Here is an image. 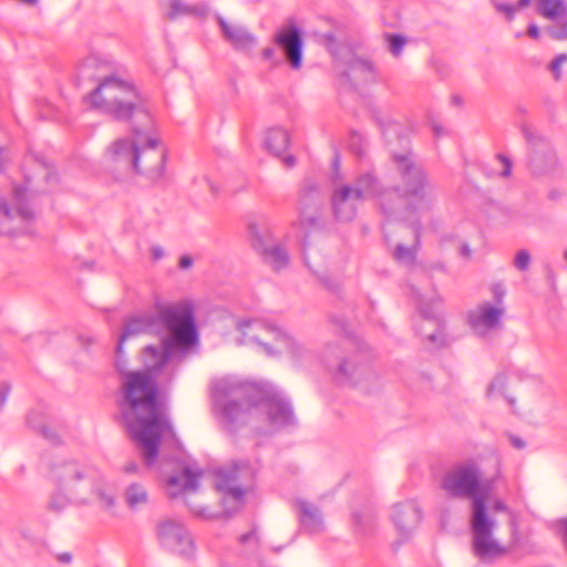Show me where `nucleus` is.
<instances>
[{
  "label": "nucleus",
  "mask_w": 567,
  "mask_h": 567,
  "mask_svg": "<svg viewBox=\"0 0 567 567\" xmlns=\"http://www.w3.org/2000/svg\"><path fill=\"white\" fill-rule=\"evenodd\" d=\"M503 315V308L483 302L468 311L467 322L475 334L484 337L489 331L501 326Z\"/></svg>",
  "instance_id": "nucleus-17"
},
{
  "label": "nucleus",
  "mask_w": 567,
  "mask_h": 567,
  "mask_svg": "<svg viewBox=\"0 0 567 567\" xmlns=\"http://www.w3.org/2000/svg\"><path fill=\"white\" fill-rule=\"evenodd\" d=\"M193 265V259L189 256H183L179 259V268L186 269Z\"/></svg>",
  "instance_id": "nucleus-48"
},
{
  "label": "nucleus",
  "mask_w": 567,
  "mask_h": 567,
  "mask_svg": "<svg viewBox=\"0 0 567 567\" xmlns=\"http://www.w3.org/2000/svg\"><path fill=\"white\" fill-rule=\"evenodd\" d=\"M200 475V472H193L189 468H184L179 474L173 475L168 478L167 487L172 497H176L179 494L186 495L185 502L192 512L197 516L206 517L207 509L200 505L193 504L190 501V494L196 492Z\"/></svg>",
  "instance_id": "nucleus-16"
},
{
  "label": "nucleus",
  "mask_w": 567,
  "mask_h": 567,
  "mask_svg": "<svg viewBox=\"0 0 567 567\" xmlns=\"http://www.w3.org/2000/svg\"><path fill=\"white\" fill-rule=\"evenodd\" d=\"M255 468L247 462H234L216 472L215 486L225 495L224 503L234 502V509L243 505L247 491L255 481Z\"/></svg>",
  "instance_id": "nucleus-11"
},
{
  "label": "nucleus",
  "mask_w": 567,
  "mask_h": 567,
  "mask_svg": "<svg viewBox=\"0 0 567 567\" xmlns=\"http://www.w3.org/2000/svg\"><path fill=\"white\" fill-rule=\"evenodd\" d=\"M567 62V54L560 53L558 54L549 64V70L553 73L555 80H560L561 78V71L560 68L564 63Z\"/></svg>",
  "instance_id": "nucleus-37"
},
{
  "label": "nucleus",
  "mask_w": 567,
  "mask_h": 567,
  "mask_svg": "<svg viewBox=\"0 0 567 567\" xmlns=\"http://www.w3.org/2000/svg\"><path fill=\"white\" fill-rule=\"evenodd\" d=\"M423 324H426V321H423ZM425 330H426V329H425V327H424V326H421V327H420V333H421V334H424V333L426 332Z\"/></svg>",
  "instance_id": "nucleus-60"
},
{
  "label": "nucleus",
  "mask_w": 567,
  "mask_h": 567,
  "mask_svg": "<svg viewBox=\"0 0 567 567\" xmlns=\"http://www.w3.org/2000/svg\"><path fill=\"white\" fill-rule=\"evenodd\" d=\"M421 518V509L414 502L398 504L393 508L392 519L402 536L412 534L417 528Z\"/></svg>",
  "instance_id": "nucleus-20"
},
{
  "label": "nucleus",
  "mask_w": 567,
  "mask_h": 567,
  "mask_svg": "<svg viewBox=\"0 0 567 567\" xmlns=\"http://www.w3.org/2000/svg\"><path fill=\"white\" fill-rule=\"evenodd\" d=\"M557 164L554 150L545 142H538L533 146L529 157V168L534 175H544L551 172Z\"/></svg>",
  "instance_id": "nucleus-21"
},
{
  "label": "nucleus",
  "mask_w": 567,
  "mask_h": 567,
  "mask_svg": "<svg viewBox=\"0 0 567 567\" xmlns=\"http://www.w3.org/2000/svg\"><path fill=\"white\" fill-rule=\"evenodd\" d=\"M530 262V255L527 250L522 249L517 252L514 265L518 270H526Z\"/></svg>",
  "instance_id": "nucleus-38"
},
{
  "label": "nucleus",
  "mask_w": 567,
  "mask_h": 567,
  "mask_svg": "<svg viewBox=\"0 0 567 567\" xmlns=\"http://www.w3.org/2000/svg\"><path fill=\"white\" fill-rule=\"evenodd\" d=\"M350 72L351 73L362 72L365 74V78L368 79L372 75L373 71H372V65L369 62L362 61V60H357L351 64Z\"/></svg>",
  "instance_id": "nucleus-39"
},
{
  "label": "nucleus",
  "mask_w": 567,
  "mask_h": 567,
  "mask_svg": "<svg viewBox=\"0 0 567 567\" xmlns=\"http://www.w3.org/2000/svg\"><path fill=\"white\" fill-rule=\"evenodd\" d=\"M223 37L236 49H249L255 44V37L241 25L227 22L223 17H217Z\"/></svg>",
  "instance_id": "nucleus-24"
},
{
  "label": "nucleus",
  "mask_w": 567,
  "mask_h": 567,
  "mask_svg": "<svg viewBox=\"0 0 567 567\" xmlns=\"http://www.w3.org/2000/svg\"><path fill=\"white\" fill-rule=\"evenodd\" d=\"M275 55V49L274 48H265L262 50V58L266 60H271Z\"/></svg>",
  "instance_id": "nucleus-51"
},
{
  "label": "nucleus",
  "mask_w": 567,
  "mask_h": 567,
  "mask_svg": "<svg viewBox=\"0 0 567 567\" xmlns=\"http://www.w3.org/2000/svg\"><path fill=\"white\" fill-rule=\"evenodd\" d=\"M324 360L329 361V353H324Z\"/></svg>",
  "instance_id": "nucleus-63"
},
{
  "label": "nucleus",
  "mask_w": 567,
  "mask_h": 567,
  "mask_svg": "<svg viewBox=\"0 0 567 567\" xmlns=\"http://www.w3.org/2000/svg\"><path fill=\"white\" fill-rule=\"evenodd\" d=\"M264 143L269 153L281 156L288 150L290 137L286 130L274 127L267 131Z\"/></svg>",
  "instance_id": "nucleus-26"
},
{
  "label": "nucleus",
  "mask_w": 567,
  "mask_h": 567,
  "mask_svg": "<svg viewBox=\"0 0 567 567\" xmlns=\"http://www.w3.org/2000/svg\"><path fill=\"white\" fill-rule=\"evenodd\" d=\"M156 534L159 544L184 557H190L194 553V540L185 526L175 519H163L157 524Z\"/></svg>",
  "instance_id": "nucleus-13"
},
{
  "label": "nucleus",
  "mask_w": 567,
  "mask_h": 567,
  "mask_svg": "<svg viewBox=\"0 0 567 567\" xmlns=\"http://www.w3.org/2000/svg\"><path fill=\"white\" fill-rule=\"evenodd\" d=\"M45 477L59 492L85 496L93 492V471L74 458L53 456L47 461Z\"/></svg>",
  "instance_id": "nucleus-8"
},
{
  "label": "nucleus",
  "mask_w": 567,
  "mask_h": 567,
  "mask_svg": "<svg viewBox=\"0 0 567 567\" xmlns=\"http://www.w3.org/2000/svg\"><path fill=\"white\" fill-rule=\"evenodd\" d=\"M495 295L498 296L499 298L503 296V292L501 291H495Z\"/></svg>",
  "instance_id": "nucleus-62"
},
{
  "label": "nucleus",
  "mask_w": 567,
  "mask_h": 567,
  "mask_svg": "<svg viewBox=\"0 0 567 567\" xmlns=\"http://www.w3.org/2000/svg\"><path fill=\"white\" fill-rule=\"evenodd\" d=\"M284 163L287 167H292L296 163V159L293 156L288 155V156L284 157Z\"/></svg>",
  "instance_id": "nucleus-53"
},
{
  "label": "nucleus",
  "mask_w": 567,
  "mask_h": 567,
  "mask_svg": "<svg viewBox=\"0 0 567 567\" xmlns=\"http://www.w3.org/2000/svg\"><path fill=\"white\" fill-rule=\"evenodd\" d=\"M546 32L554 40H557V41L567 40V13L565 17H560L559 20L555 24L548 27L546 29Z\"/></svg>",
  "instance_id": "nucleus-32"
},
{
  "label": "nucleus",
  "mask_w": 567,
  "mask_h": 567,
  "mask_svg": "<svg viewBox=\"0 0 567 567\" xmlns=\"http://www.w3.org/2000/svg\"><path fill=\"white\" fill-rule=\"evenodd\" d=\"M417 303L421 313L425 319L435 317V311L442 306V299L440 297L425 298L424 296H417Z\"/></svg>",
  "instance_id": "nucleus-30"
},
{
  "label": "nucleus",
  "mask_w": 567,
  "mask_h": 567,
  "mask_svg": "<svg viewBox=\"0 0 567 567\" xmlns=\"http://www.w3.org/2000/svg\"><path fill=\"white\" fill-rule=\"evenodd\" d=\"M61 494L52 495L48 502V508L52 512L59 513L64 509L70 503L71 498H76L80 502H85V496H71L70 494L60 492Z\"/></svg>",
  "instance_id": "nucleus-31"
},
{
  "label": "nucleus",
  "mask_w": 567,
  "mask_h": 567,
  "mask_svg": "<svg viewBox=\"0 0 567 567\" xmlns=\"http://www.w3.org/2000/svg\"><path fill=\"white\" fill-rule=\"evenodd\" d=\"M430 213H419L415 209L410 207H405L402 213V218L414 233V246L409 248L403 245H396L392 252V257L401 264L411 265L415 261L416 250L420 246V238L422 234V218L425 217Z\"/></svg>",
  "instance_id": "nucleus-18"
},
{
  "label": "nucleus",
  "mask_w": 567,
  "mask_h": 567,
  "mask_svg": "<svg viewBox=\"0 0 567 567\" xmlns=\"http://www.w3.org/2000/svg\"><path fill=\"white\" fill-rule=\"evenodd\" d=\"M537 12L545 19L558 20L567 13L565 0H537Z\"/></svg>",
  "instance_id": "nucleus-27"
},
{
  "label": "nucleus",
  "mask_w": 567,
  "mask_h": 567,
  "mask_svg": "<svg viewBox=\"0 0 567 567\" xmlns=\"http://www.w3.org/2000/svg\"><path fill=\"white\" fill-rule=\"evenodd\" d=\"M27 422L32 425L33 427H38L39 431L42 433V435L51 443L55 444L59 442V436L58 434L50 427H48L47 425H37L33 421V413H29L28 417H27Z\"/></svg>",
  "instance_id": "nucleus-35"
},
{
  "label": "nucleus",
  "mask_w": 567,
  "mask_h": 567,
  "mask_svg": "<svg viewBox=\"0 0 567 567\" xmlns=\"http://www.w3.org/2000/svg\"><path fill=\"white\" fill-rule=\"evenodd\" d=\"M365 371L367 365L362 360V354L355 353L338 362L336 378L342 382L357 384Z\"/></svg>",
  "instance_id": "nucleus-22"
},
{
  "label": "nucleus",
  "mask_w": 567,
  "mask_h": 567,
  "mask_svg": "<svg viewBox=\"0 0 567 567\" xmlns=\"http://www.w3.org/2000/svg\"><path fill=\"white\" fill-rule=\"evenodd\" d=\"M493 509L496 511V512H506L507 511V506L505 505V503L503 501L496 499L493 503Z\"/></svg>",
  "instance_id": "nucleus-49"
},
{
  "label": "nucleus",
  "mask_w": 567,
  "mask_h": 567,
  "mask_svg": "<svg viewBox=\"0 0 567 567\" xmlns=\"http://www.w3.org/2000/svg\"><path fill=\"white\" fill-rule=\"evenodd\" d=\"M495 295L498 296L499 298L503 296V292L501 291H495Z\"/></svg>",
  "instance_id": "nucleus-61"
},
{
  "label": "nucleus",
  "mask_w": 567,
  "mask_h": 567,
  "mask_svg": "<svg viewBox=\"0 0 567 567\" xmlns=\"http://www.w3.org/2000/svg\"><path fill=\"white\" fill-rule=\"evenodd\" d=\"M120 417L147 466L154 464L162 436L172 431L157 400L156 378L148 372H127L122 379Z\"/></svg>",
  "instance_id": "nucleus-1"
},
{
  "label": "nucleus",
  "mask_w": 567,
  "mask_h": 567,
  "mask_svg": "<svg viewBox=\"0 0 567 567\" xmlns=\"http://www.w3.org/2000/svg\"><path fill=\"white\" fill-rule=\"evenodd\" d=\"M504 384V381H503V378L502 377H497L491 384H489V388H488V393H492L497 386H502Z\"/></svg>",
  "instance_id": "nucleus-50"
},
{
  "label": "nucleus",
  "mask_w": 567,
  "mask_h": 567,
  "mask_svg": "<svg viewBox=\"0 0 567 567\" xmlns=\"http://www.w3.org/2000/svg\"><path fill=\"white\" fill-rule=\"evenodd\" d=\"M210 394L227 422L252 425L264 434L290 425L295 420L290 404L272 389H257L220 378L213 381Z\"/></svg>",
  "instance_id": "nucleus-2"
},
{
  "label": "nucleus",
  "mask_w": 567,
  "mask_h": 567,
  "mask_svg": "<svg viewBox=\"0 0 567 567\" xmlns=\"http://www.w3.org/2000/svg\"><path fill=\"white\" fill-rule=\"evenodd\" d=\"M163 249L161 247H153L152 255L154 259H161L163 257Z\"/></svg>",
  "instance_id": "nucleus-52"
},
{
  "label": "nucleus",
  "mask_w": 567,
  "mask_h": 567,
  "mask_svg": "<svg viewBox=\"0 0 567 567\" xmlns=\"http://www.w3.org/2000/svg\"><path fill=\"white\" fill-rule=\"evenodd\" d=\"M254 248L261 255L264 261L276 271L288 265V254L279 245L265 246L261 241H258L254 243Z\"/></svg>",
  "instance_id": "nucleus-25"
},
{
  "label": "nucleus",
  "mask_w": 567,
  "mask_h": 567,
  "mask_svg": "<svg viewBox=\"0 0 567 567\" xmlns=\"http://www.w3.org/2000/svg\"><path fill=\"white\" fill-rule=\"evenodd\" d=\"M462 255L465 257H470L471 255L470 248L466 245L462 247Z\"/></svg>",
  "instance_id": "nucleus-56"
},
{
  "label": "nucleus",
  "mask_w": 567,
  "mask_h": 567,
  "mask_svg": "<svg viewBox=\"0 0 567 567\" xmlns=\"http://www.w3.org/2000/svg\"><path fill=\"white\" fill-rule=\"evenodd\" d=\"M430 324H433V322L431 320H429ZM435 326V329L433 331H430V332H425L423 336V339L429 341V343L433 347H441L443 346V333L441 331V329H439L436 322L434 323Z\"/></svg>",
  "instance_id": "nucleus-36"
},
{
  "label": "nucleus",
  "mask_w": 567,
  "mask_h": 567,
  "mask_svg": "<svg viewBox=\"0 0 567 567\" xmlns=\"http://www.w3.org/2000/svg\"><path fill=\"white\" fill-rule=\"evenodd\" d=\"M91 104L117 120L131 121L132 126H147L151 115L137 104L135 87L116 76H105L99 86L87 96Z\"/></svg>",
  "instance_id": "nucleus-5"
},
{
  "label": "nucleus",
  "mask_w": 567,
  "mask_h": 567,
  "mask_svg": "<svg viewBox=\"0 0 567 567\" xmlns=\"http://www.w3.org/2000/svg\"><path fill=\"white\" fill-rule=\"evenodd\" d=\"M71 558H72V556L68 553L59 556V560L62 563H70Z\"/></svg>",
  "instance_id": "nucleus-55"
},
{
  "label": "nucleus",
  "mask_w": 567,
  "mask_h": 567,
  "mask_svg": "<svg viewBox=\"0 0 567 567\" xmlns=\"http://www.w3.org/2000/svg\"><path fill=\"white\" fill-rule=\"evenodd\" d=\"M296 508L301 527L311 534L320 533L323 530L324 524L320 509L306 501H297Z\"/></svg>",
  "instance_id": "nucleus-23"
},
{
  "label": "nucleus",
  "mask_w": 567,
  "mask_h": 567,
  "mask_svg": "<svg viewBox=\"0 0 567 567\" xmlns=\"http://www.w3.org/2000/svg\"><path fill=\"white\" fill-rule=\"evenodd\" d=\"M237 328L241 333L243 343H257L269 355L287 351L297 357L300 351L299 344L290 336L261 319L243 320L238 322Z\"/></svg>",
  "instance_id": "nucleus-10"
},
{
  "label": "nucleus",
  "mask_w": 567,
  "mask_h": 567,
  "mask_svg": "<svg viewBox=\"0 0 567 567\" xmlns=\"http://www.w3.org/2000/svg\"><path fill=\"white\" fill-rule=\"evenodd\" d=\"M361 203L347 184L337 187L331 196L333 215L337 220L343 223L351 221L357 216L358 206Z\"/></svg>",
  "instance_id": "nucleus-19"
},
{
  "label": "nucleus",
  "mask_w": 567,
  "mask_h": 567,
  "mask_svg": "<svg viewBox=\"0 0 567 567\" xmlns=\"http://www.w3.org/2000/svg\"><path fill=\"white\" fill-rule=\"evenodd\" d=\"M125 501L128 507L136 508L147 503V493L140 484H131L125 491Z\"/></svg>",
  "instance_id": "nucleus-29"
},
{
  "label": "nucleus",
  "mask_w": 567,
  "mask_h": 567,
  "mask_svg": "<svg viewBox=\"0 0 567 567\" xmlns=\"http://www.w3.org/2000/svg\"><path fill=\"white\" fill-rule=\"evenodd\" d=\"M109 66V62L102 61L96 55L89 56L87 59H85L83 64L84 69H107Z\"/></svg>",
  "instance_id": "nucleus-40"
},
{
  "label": "nucleus",
  "mask_w": 567,
  "mask_h": 567,
  "mask_svg": "<svg viewBox=\"0 0 567 567\" xmlns=\"http://www.w3.org/2000/svg\"><path fill=\"white\" fill-rule=\"evenodd\" d=\"M384 39L392 55L399 56L406 43V39L400 34L385 33Z\"/></svg>",
  "instance_id": "nucleus-33"
},
{
  "label": "nucleus",
  "mask_w": 567,
  "mask_h": 567,
  "mask_svg": "<svg viewBox=\"0 0 567 567\" xmlns=\"http://www.w3.org/2000/svg\"><path fill=\"white\" fill-rule=\"evenodd\" d=\"M530 3V0H518V6L520 8L527 7Z\"/></svg>",
  "instance_id": "nucleus-57"
},
{
  "label": "nucleus",
  "mask_w": 567,
  "mask_h": 567,
  "mask_svg": "<svg viewBox=\"0 0 567 567\" xmlns=\"http://www.w3.org/2000/svg\"><path fill=\"white\" fill-rule=\"evenodd\" d=\"M494 8L505 14L507 20H513L514 14L516 12V8L513 4L502 3L496 0H493Z\"/></svg>",
  "instance_id": "nucleus-41"
},
{
  "label": "nucleus",
  "mask_w": 567,
  "mask_h": 567,
  "mask_svg": "<svg viewBox=\"0 0 567 567\" xmlns=\"http://www.w3.org/2000/svg\"><path fill=\"white\" fill-rule=\"evenodd\" d=\"M101 501L103 502V506L107 509L112 508L114 505V498L110 495L104 494L103 492H99Z\"/></svg>",
  "instance_id": "nucleus-44"
},
{
  "label": "nucleus",
  "mask_w": 567,
  "mask_h": 567,
  "mask_svg": "<svg viewBox=\"0 0 567 567\" xmlns=\"http://www.w3.org/2000/svg\"><path fill=\"white\" fill-rule=\"evenodd\" d=\"M274 42L284 52L286 60L293 70L302 64V38L299 28L293 23L281 27L274 35Z\"/></svg>",
  "instance_id": "nucleus-15"
},
{
  "label": "nucleus",
  "mask_w": 567,
  "mask_h": 567,
  "mask_svg": "<svg viewBox=\"0 0 567 567\" xmlns=\"http://www.w3.org/2000/svg\"><path fill=\"white\" fill-rule=\"evenodd\" d=\"M496 159L502 165L501 176L508 177L512 174V162L509 158L504 156L503 154H498L496 156Z\"/></svg>",
  "instance_id": "nucleus-42"
},
{
  "label": "nucleus",
  "mask_w": 567,
  "mask_h": 567,
  "mask_svg": "<svg viewBox=\"0 0 567 567\" xmlns=\"http://www.w3.org/2000/svg\"><path fill=\"white\" fill-rule=\"evenodd\" d=\"M355 140H358V141L360 140V136H359V135H357V134H354V135L352 136V143H351V148H352V150L354 148Z\"/></svg>",
  "instance_id": "nucleus-59"
},
{
  "label": "nucleus",
  "mask_w": 567,
  "mask_h": 567,
  "mask_svg": "<svg viewBox=\"0 0 567 567\" xmlns=\"http://www.w3.org/2000/svg\"><path fill=\"white\" fill-rule=\"evenodd\" d=\"M473 532V550L481 559H492L503 556L507 548L498 544L492 536L494 522L487 517L486 507L476 503L471 520Z\"/></svg>",
  "instance_id": "nucleus-12"
},
{
  "label": "nucleus",
  "mask_w": 567,
  "mask_h": 567,
  "mask_svg": "<svg viewBox=\"0 0 567 567\" xmlns=\"http://www.w3.org/2000/svg\"><path fill=\"white\" fill-rule=\"evenodd\" d=\"M152 122L143 127L132 126L131 138H118L109 148L111 158L123 163L135 173L156 181L162 177L165 166V150L159 140L150 134Z\"/></svg>",
  "instance_id": "nucleus-4"
},
{
  "label": "nucleus",
  "mask_w": 567,
  "mask_h": 567,
  "mask_svg": "<svg viewBox=\"0 0 567 567\" xmlns=\"http://www.w3.org/2000/svg\"><path fill=\"white\" fill-rule=\"evenodd\" d=\"M20 1L25 3V4L33 6V4L37 3L38 0H20Z\"/></svg>",
  "instance_id": "nucleus-58"
},
{
  "label": "nucleus",
  "mask_w": 567,
  "mask_h": 567,
  "mask_svg": "<svg viewBox=\"0 0 567 567\" xmlns=\"http://www.w3.org/2000/svg\"><path fill=\"white\" fill-rule=\"evenodd\" d=\"M123 471L126 474H133L138 471V465L135 462H130L123 466Z\"/></svg>",
  "instance_id": "nucleus-47"
},
{
  "label": "nucleus",
  "mask_w": 567,
  "mask_h": 567,
  "mask_svg": "<svg viewBox=\"0 0 567 567\" xmlns=\"http://www.w3.org/2000/svg\"><path fill=\"white\" fill-rule=\"evenodd\" d=\"M239 542L241 544L252 543L254 545H257L258 544V536H257L255 530H251V532H249L247 534L241 535L240 538H239Z\"/></svg>",
  "instance_id": "nucleus-43"
},
{
  "label": "nucleus",
  "mask_w": 567,
  "mask_h": 567,
  "mask_svg": "<svg viewBox=\"0 0 567 567\" xmlns=\"http://www.w3.org/2000/svg\"><path fill=\"white\" fill-rule=\"evenodd\" d=\"M539 29L536 24H529V27L527 28V35L533 38V39H538L539 38Z\"/></svg>",
  "instance_id": "nucleus-46"
},
{
  "label": "nucleus",
  "mask_w": 567,
  "mask_h": 567,
  "mask_svg": "<svg viewBox=\"0 0 567 567\" xmlns=\"http://www.w3.org/2000/svg\"><path fill=\"white\" fill-rule=\"evenodd\" d=\"M161 342L156 346H147L141 352V361L145 367L144 372L153 373L166 365L175 349L185 350L193 347L197 341V333L194 318L167 330Z\"/></svg>",
  "instance_id": "nucleus-9"
},
{
  "label": "nucleus",
  "mask_w": 567,
  "mask_h": 567,
  "mask_svg": "<svg viewBox=\"0 0 567 567\" xmlns=\"http://www.w3.org/2000/svg\"><path fill=\"white\" fill-rule=\"evenodd\" d=\"M193 318V311L184 302L157 301L153 310L126 319L116 347L122 352L124 342L140 334H164L167 330Z\"/></svg>",
  "instance_id": "nucleus-6"
},
{
  "label": "nucleus",
  "mask_w": 567,
  "mask_h": 567,
  "mask_svg": "<svg viewBox=\"0 0 567 567\" xmlns=\"http://www.w3.org/2000/svg\"><path fill=\"white\" fill-rule=\"evenodd\" d=\"M564 257L567 260V250L565 251Z\"/></svg>",
  "instance_id": "nucleus-64"
},
{
  "label": "nucleus",
  "mask_w": 567,
  "mask_h": 567,
  "mask_svg": "<svg viewBox=\"0 0 567 567\" xmlns=\"http://www.w3.org/2000/svg\"><path fill=\"white\" fill-rule=\"evenodd\" d=\"M442 489L453 498L471 499L472 513L476 503L486 507L487 481L482 478V471L473 460L453 465L442 477Z\"/></svg>",
  "instance_id": "nucleus-7"
},
{
  "label": "nucleus",
  "mask_w": 567,
  "mask_h": 567,
  "mask_svg": "<svg viewBox=\"0 0 567 567\" xmlns=\"http://www.w3.org/2000/svg\"><path fill=\"white\" fill-rule=\"evenodd\" d=\"M169 9L166 12L165 17L167 20H175L179 16H190V14H206V8L203 6H188L184 3L182 0H169L168 4Z\"/></svg>",
  "instance_id": "nucleus-28"
},
{
  "label": "nucleus",
  "mask_w": 567,
  "mask_h": 567,
  "mask_svg": "<svg viewBox=\"0 0 567 567\" xmlns=\"http://www.w3.org/2000/svg\"><path fill=\"white\" fill-rule=\"evenodd\" d=\"M512 444L516 447V449H523L525 446V443L522 439L519 437H514L512 439Z\"/></svg>",
  "instance_id": "nucleus-54"
},
{
  "label": "nucleus",
  "mask_w": 567,
  "mask_h": 567,
  "mask_svg": "<svg viewBox=\"0 0 567 567\" xmlns=\"http://www.w3.org/2000/svg\"><path fill=\"white\" fill-rule=\"evenodd\" d=\"M393 163L401 176L403 188L398 186L383 188L378 178L365 173L349 184L361 202L377 198L379 206L385 215H395L401 208L410 207L421 213L432 209L435 200V190L424 169L416 164L412 153L394 154Z\"/></svg>",
  "instance_id": "nucleus-3"
},
{
  "label": "nucleus",
  "mask_w": 567,
  "mask_h": 567,
  "mask_svg": "<svg viewBox=\"0 0 567 567\" xmlns=\"http://www.w3.org/2000/svg\"><path fill=\"white\" fill-rule=\"evenodd\" d=\"M323 194L320 184L313 178H305L299 190V223L305 227L319 225L320 212L323 206Z\"/></svg>",
  "instance_id": "nucleus-14"
},
{
  "label": "nucleus",
  "mask_w": 567,
  "mask_h": 567,
  "mask_svg": "<svg viewBox=\"0 0 567 567\" xmlns=\"http://www.w3.org/2000/svg\"><path fill=\"white\" fill-rule=\"evenodd\" d=\"M10 386L7 384H2L0 386V406H2L6 403V400L9 395Z\"/></svg>",
  "instance_id": "nucleus-45"
},
{
  "label": "nucleus",
  "mask_w": 567,
  "mask_h": 567,
  "mask_svg": "<svg viewBox=\"0 0 567 567\" xmlns=\"http://www.w3.org/2000/svg\"><path fill=\"white\" fill-rule=\"evenodd\" d=\"M353 522L358 528V532L367 535L369 534L374 526L373 519L369 516H363L361 514L354 513L353 514Z\"/></svg>",
  "instance_id": "nucleus-34"
}]
</instances>
